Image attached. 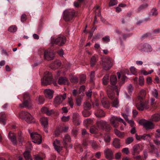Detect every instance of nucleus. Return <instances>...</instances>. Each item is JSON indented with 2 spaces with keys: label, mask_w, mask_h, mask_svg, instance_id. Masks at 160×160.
I'll return each mask as SVG.
<instances>
[{
  "label": "nucleus",
  "mask_w": 160,
  "mask_h": 160,
  "mask_svg": "<svg viewBox=\"0 0 160 160\" xmlns=\"http://www.w3.org/2000/svg\"><path fill=\"white\" fill-rule=\"evenodd\" d=\"M110 82L112 85V86H109L107 89V94L108 97L111 99H113L114 98V91H116L118 95V89L117 86H115L117 82V77L116 75H112L110 78Z\"/></svg>",
  "instance_id": "f257e3e1"
},
{
  "label": "nucleus",
  "mask_w": 160,
  "mask_h": 160,
  "mask_svg": "<svg viewBox=\"0 0 160 160\" xmlns=\"http://www.w3.org/2000/svg\"><path fill=\"white\" fill-rule=\"evenodd\" d=\"M52 81V75L51 73L46 71L45 72L43 78L41 79L42 85L46 86L51 83Z\"/></svg>",
  "instance_id": "f03ea898"
},
{
  "label": "nucleus",
  "mask_w": 160,
  "mask_h": 160,
  "mask_svg": "<svg viewBox=\"0 0 160 160\" xmlns=\"http://www.w3.org/2000/svg\"><path fill=\"white\" fill-rule=\"evenodd\" d=\"M102 65L104 69L109 70L112 65L111 59L109 57H103L102 58Z\"/></svg>",
  "instance_id": "7ed1b4c3"
},
{
  "label": "nucleus",
  "mask_w": 160,
  "mask_h": 160,
  "mask_svg": "<svg viewBox=\"0 0 160 160\" xmlns=\"http://www.w3.org/2000/svg\"><path fill=\"white\" fill-rule=\"evenodd\" d=\"M19 117L24 119L28 123H31L34 121V119L30 114L27 112L22 111L20 112Z\"/></svg>",
  "instance_id": "20e7f679"
},
{
  "label": "nucleus",
  "mask_w": 160,
  "mask_h": 160,
  "mask_svg": "<svg viewBox=\"0 0 160 160\" xmlns=\"http://www.w3.org/2000/svg\"><path fill=\"white\" fill-rule=\"evenodd\" d=\"M75 16L74 10L69 9L65 10L64 12L63 18L66 21L71 20Z\"/></svg>",
  "instance_id": "39448f33"
},
{
  "label": "nucleus",
  "mask_w": 160,
  "mask_h": 160,
  "mask_svg": "<svg viewBox=\"0 0 160 160\" xmlns=\"http://www.w3.org/2000/svg\"><path fill=\"white\" fill-rule=\"evenodd\" d=\"M139 123L142 124L146 129H152L154 128V125L153 123L145 120H141L139 121Z\"/></svg>",
  "instance_id": "423d86ee"
},
{
  "label": "nucleus",
  "mask_w": 160,
  "mask_h": 160,
  "mask_svg": "<svg viewBox=\"0 0 160 160\" xmlns=\"http://www.w3.org/2000/svg\"><path fill=\"white\" fill-rule=\"evenodd\" d=\"M66 38L64 36L61 35L58 37L55 40L54 39L52 40V42L55 43L59 46H62L66 42Z\"/></svg>",
  "instance_id": "0eeeda50"
},
{
  "label": "nucleus",
  "mask_w": 160,
  "mask_h": 160,
  "mask_svg": "<svg viewBox=\"0 0 160 160\" xmlns=\"http://www.w3.org/2000/svg\"><path fill=\"white\" fill-rule=\"evenodd\" d=\"M92 105L93 108L97 109L95 112V114L96 117L99 118L105 116V113L102 109H98L97 108V107L99 106V103L98 101H96L93 103Z\"/></svg>",
  "instance_id": "6e6552de"
},
{
  "label": "nucleus",
  "mask_w": 160,
  "mask_h": 160,
  "mask_svg": "<svg viewBox=\"0 0 160 160\" xmlns=\"http://www.w3.org/2000/svg\"><path fill=\"white\" fill-rule=\"evenodd\" d=\"M67 94L64 93L63 94L57 95L54 99V103L55 105H58L61 103L65 99Z\"/></svg>",
  "instance_id": "1a4fd4ad"
},
{
  "label": "nucleus",
  "mask_w": 160,
  "mask_h": 160,
  "mask_svg": "<svg viewBox=\"0 0 160 160\" xmlns=\"http://www.w3.org/2000/svg\"><path fill=\"white\" fill-rule=\"evenodd\" d=\"M30 136L32 142L35 143L39 144L42 142L41 137L39 134L36 132L30 133Z\"/></svg>",
  "instance_id": "9d476101"
},
{
  "label": "nucleus",
  "mask_w": 160,
  "mask_h": 160,
  "mask_svg": "<svg viewBox=\"0 0 160 160\" xmlns=\"http://www.w3.org/2000/svg\"><path fill=\"white\" fill-rule=\"evenodd\" d=\"M96 124L98 128L102 129L107 128L108 130H109V125L105 121L102 120H98L97 121Z\"/></svg>",
  "instance_id": "9b49d317"
},
{
  "label": "nucleus",
  "mask_w": 160,
  "mask_h": 160,
  "mask_svg": "<svg viewBox=\"0 0 160 160\" xmlns=\"http://www.w3.org/2000/svg\"><path fill=\"white\" fill-rule=\"evenodd\" d=\"M54 57V53L51 50H47L44 52V58L47 60H52Z\"/></svg>",
  "instance_id": "f8f14e48"
},
{
  "label": "nucleus",
  "mask_w": 160,
  "mask_h": 160,
  "mask_svg": "<svg viewBox=\"0 0 160 160\" xmlns=\"http://www.w3.org/2000/svg\"><path fill=\"white\" fill-rule=\"evenodd\" d=\"M122 120L121 118L116 116H113L110 119V121L112 126L114 128H116L118 126V122Z\"/></svg>",
  "instance_id": "ddd939ff"
},
{
  "label": "nucleus",
  "mask_w": 160,
  "mask_h": 160,
  "mask_svg": "<svg viewBox=\"0 0 160 160\" xmlns=\"http://www.w3.org/2000/svg\"><path fill=\"white\" fill-rule=\"evenodd\" d=\"M104 154L105 157L109 160H112L113 158V152L108 148L105 149Z\"/></svg>",
  "instance_id": "4468645a"
},
{
  "label": "nucleus",
  "mask_w": 160,
  "mask_h": 160,
  "mask_svg": "<svg viewBox=\"0 0 160 160\" xmlns=\"http://www.w3.org/2000/svg\"><path fill=\"white\" fill-rule=\"evenodd\" d=\"M72 121L73 123L76 125H79L81 122L80 116L79 114L76 113H74L72 116Z\"/></svg>",
  "instance_id": "2eb2a0df"
},
{
  "label": "nucleus",
  "mask_w": 160,
  "mask_h": 160,
  "mask_svg": "<svg viewBox=\"0 0 160 160\" xmlns=\"http://www.w3.org/2000/svg\"><path fill=\"white\" fill-rule=\"evenodd\" d=\"M142 149L140 145L138 144L134 145L132 147V154L133 155L138 154L142 150Z\"/></svg>",
  "instance_id": "dca6fc26"
},
{
  "label": "nucleus",
  "mask_w": 160,
  "mask_h": 160,
  "mask_svg": "<svg viewBox=\"0 0 160 160\" xmlns=\"http://www.w3.org/2000/svg\"><path fill=\"white\" fill-rule=\"evenodd\" d=\"M53 93L54 91L49 89H47L44 90V93L45 97L49 99H51L53 98Z\"/></svg>",
  "instance_id": "f3484780"
},
{
  "label": "nucleus",
  "mask_w": 160,
  "mask_h": 160,
  "mask_svg": "<svg viewBox=\"0 0 160 160\" xmlns=\"http://www.w3.org/2000/svg\"><path fill=\"white\" fill-rule=\"evenodd\" d=\"M53 145L55 149L58 152H60L62 150V147L59 141L56 139L53 142Z\"/></svg>",
  "instance_id": "a211bd4d"
},
{
  "label": "nucleus",
  "mask_w": 160,
  "mask_h": 160,
  "mask_svg": "<svg viewBox=\"0 0 160 160\" xmlns=\"http://www.w3.org/2000/svg\"><path fill=\"white\" fill-rule=\"evenodd\" d=\"M61 65V63L58 60H57L53 62H52L50 65V68L52 69L56 70Z\"/></svg>",
  "instance_id": "6ab92c4d"
},
{
  "label": "nucleus",
  "mask_w": 160,
  "mask_h": 160,
  "mask_svg": "<svg viewBox=\"0 0 160 160\" xmlns=\"http://www.w3.org/2000/svg\"><path fill=\"white\" fill-rule=\"evenodd\" d=\"M8 137L13 144L16 145L17 144V141L15 134L10 132L8 134Z\"/></svg>",
  "instance_id": "aec40b11"
},
{
  "label": "nucleus",
  "mask_w": 160,
  "mask_h": 160,
  "mask_svg": "<svg viewBox=\"0 0 160 160\" xmlns=\"http://www.w3.org/2000/svg\"><path fill=\"white\" fill-rule=\"evenodd\" d=\"M140 101V102L137 103L136 104V107L140 111H142L144 109H148V107L147 105H145L144 103Z\"/></svg>",
  "instance_id": "412c9836"
},
{
  "label": "nucleus",
  "mask_w": 160,
  "mask_h": 160,
  "mask_svg": "<svg viewBox=\"0 0 160 160\" xmlns=\"http://www.w3.org/2000/svg\"><path fill=\"white\" fill-rule=\"evenodd\" d=\"M19 106L22 108L28 107L29 108L32 106V103L30 100L23 101V102L19 104Z\"/></svg>",
  "instance_id": "4be33fe9"
},
{
  "label": "nucleus",
  "mask_w": 160,
  "mask_h": 160,
  "mask_svg": "<svg viewBox=\"0 0 160 160\" xmlns=\"http://www.w3.org/2000/svg\"><path fill=\"white\" fill-rule=\"evenodd\" d=\"M40 120L42 125L44 126V128H47L48 124V121L47 118L42 117L40 119Z\"/></svg>",
  "instance_id": "5701e85b"
},
{
  "label": "nucleus",
  "mask_w": 160,
  "mask_h": 160,
  "mask_svg": "<svg viewBox=\"0 0 160 160\" xmlns=\"http://www.w3.org/2000/svg\"><path fill=\"white\" fill-rule=\"evenodd\" d=\"M142 50L146 52H150L152 51V48L148 44H145L143 45V48Z\"/></svg>",
  "instance_id": "b1692460"
},
{
  "label": "nucleus",
  "mask_w": 160,
  "mask_h": 160,
  "mask_svg": "<svg viewBox=\"0 0 160 160\" xmlns=\"http://www.w3.org/2000/svg\"><path fill=\"white\" fill-rule=\"evenodd\" d=\"M58 82L59 84H68V81L66 78L61 77L59 78Z\"/></svg>",
  "instance_id": "393cba45"
},
{
  "label": "nucleus",
  "mask_w": 160,
  "mask_h": 160,
  "mask_svg": "<svg viewBox=\"0 0 160 160\" xmlns=\"http://www.w3.org/2000/svg\"><path fill=\"white\" fill-rule=\"evenodd\" d=\"M101 102L102 105L105 108H108L109 107V103L107 101V98H103L101 101Z\"/></svg>",
  "instance_id": "a878e982"
},
{
  "label": "nucleus",
  "mask_w": 160,
  "mask_h": 160,
  "mask_svg": "<svg viewBox=\"0 0 160 160\" xmlns=\"http://www.w3.org/2000/svg\"><path fill=\"white\" fill-rule=\"evenodd\" d=\"M151 120L153 122H157L160 120V115L156 113L152 115Z\"/></svg>",
  "instance_id": "bb28decb"
},
{
  "label": "nucleus",
  "mask_w": 160,
  "mask_h": 160,
  "mask_svg": "<svg viewBox=\"0 0 160 160\" xmlns=\"http://www.w3.org/2000/svg\"><path fill=\"white\" fill-rule=\"evenodd\" d=\"M23 155L26 160H32V158L30 155L29 151L26 150L23 153Z\"/></svg>",
  "instance_id": "cd10ccee"
},
{
  "label": "nucleus",
  "mask_w": 160,
  "mask_h": 160,
  "mask_svg": "<svg viewBox=\"0 0 160 160\" xmlns=\"http://www.w3.org/2000/svg\"><path fill=\"white\" fill-rule=\"evenodd\" d=\"M146 93V92L145 90L144 89H142L140 92L139 95L138 97L139 100H141L143 99L145 97Z\"/></svg>",
  "instance_id": "c85d7f7f"
},
{
  "label": "nucleus",
  "mask_w": 160,
  "mask_h": 160,
  "mask_svg": "<svg viewBox=\"0 0 160 160\" xmlns=\"http://www.w3.org/2000/svg\"><path fill=\"white\" fill-rule=\"evenodd\" d=\"M1 117L0 118V122L2 123L4 125L5 124V118L6 115L4 112L0 113Z\"/></svg>",
  "instance_id": "c756f323"
},
{
  "label": "nucleus",
  "mask_w": 160,
  "mask_h": 160,
  "mask_svg": "<svg viewBox=\"0 0 160 160\" xmlns=\"http://www.w3.org/2000/svg\"><path fill=\"white\" fill-rule=\"evenodd\" d=\"M113 145L116 148H119L120 147L119 144V140L117 138H115L113 141Z\"/></svg>",
  "instance_id": "7c9ffc66"
},
{
  "label": "nucleus",
  "mask_w": 160,
  "mask_h": 160,
  "mask_svg": "<svg viewBox=\"0 0 160 160\" xmlns=\"http://www.w3.org/2000/svg\"><path fill=\"white\" fill-rule=\"evenodd\" d=\"M70 140V138L68 134L65 135L64 138L63 140L62 143L64 145L66 144L67 142Z\"/></svg>",
  "instance_id": "2f4dec72"
},
{
  "label": "nucleus",
  "mask_w": 160,
  "mask_h": 160,
  "mask_svg": "<svg viewBox=\"0 0 160 160\" xmlns=\"http://www.w3.org/2000/svg\"><path fill=\"white\" fill-rule=\"evenodd\" d=\"M109 75L108 74L106 75L102 79L103 83L104 85H107L108 82Z\"/></svg>",
  "instance_id": "473e14b6"
},
{
  "label": "nucleus",
  "mask_w": 160,
  "mask_h": 160,
  "mask_svg": "<svg viewBox=\"0 0 160 160\" xmlns=\"http://www.w3.org/2000/svg\"><path fill=\"white\" fill-rule=\"evenodd\" d=\"M117 74L118 78H120L121 77H122V81L125 80L127 79L126 77L124 75L123 73L122 72H121L120 73L118 72Z\"/></svg>",
  "instance_id": "72a5a7b5"
},
{
  "label": "nucleus",
  "mask_w": 160,
  "mask_h": 160,
  "mask_svg": "<svg viewBox=\"0 0 160 160\" xmlns=\"http://www.w3.org/2000/svg\"><path fill=\"white\" fill-rule=\"evenodd\" d=\"M83 108L84 109L88 110L91 108V105L89 102H85L83 104Z\"/></svg>",
  "instance_id": "f704fd0d"
},
{
  "label": "nucleus",
  "mask_w": 160,
  "mask_h": 160,
  "mask_svg": "<svg viewBox=\"0 0 160 160\" xmlns=\"http://www.w3.org/2000/svg\"><path fill=\"white\" fill-rule=\"evenodd\" d=\"M91 112L88 111V110L84 109L82 112V114L83 116L85 117H88L90 115Z\"/></svg>",
  "instance_id": "c9c22d12"
},
{
  "label": "nucleus",
  "mask_w": 160,
  "mask_h": 160,
  "mask_svg": "<svg viewBox=\"0 0 160 160\" xmlns=\"http://www.w3.org/2000/svg\"><path fill=\"white\" fill-rule=\"evenodd\" d=\"M115 133L116 135L120 138L123 137L124 136L123 132H121L116 129L115 130Z\"/></svg>",
  "instance_id": "e433bc0d"
},
{
  "label": "nucleus",
  "mask_w": 160,
  "mask_h": 160,
  "mask_svg": "<svg viewBox=\"0 0 160 160\" xmlns=\"http://www.w3.org/2000/svg\"><path fill=\"white\" fill-rule=\"evenodd\" d=\"M104 141L106 143L109 142L111 140V138L110 136L108 134H105L104 135Z\"/></svg>",
  "instance_id": "4c0bfd02"
},
{
  "label": "nucleus",
  "mask_w": 160,
  "mask_h": 160,
  "mask_svg": "<svg viewBox=\"0 0 160 160\" xmlns=\"http://www.w3.org/2000/svg\"><path fill=\"white\" fill-rule=\"evenodd\" d=\"M17 28L16 26L13 25L10 27L8 29L9 31L11 32H15L17 30Z\"/></svg>",
  "instance_id": "58836bf2"
},
{
  "label": "nucleus",
  "mask_w": 160,
  "mask_h": 160,
  "mask_svg": "<svg viewBox=\"0 0 160 160\" xmlns=\"http://www.w3.org/2000/svg\"><path fill=\"white\" fill-rule=\"evenodd\" d=\"M37 100L38 103L39 104H42L44 103V99L43 97L41 96L39 97L37 99Z\"/></svg>",
  "instance_id": "ea45409f"
},
{
  "label": "nucleus",
  "mask_w": 160,
  "mask_h": 160,
  "mask_svg": "<svg viewBox=\"0 0 160 160\" xmlns=\"http://www.w3.org/2000/svg\"><path fill=\"white\" fill-rule=\"evenodd\" d=\"M89 143L91 145L92 147L94 149H96L98 147V145L96 144V142L93 140H91L89 141Z\"/></svg>",
  "instance_id": "a19ab883"
},
{
  "label": "nucleus",
  "mask_w": 160,
  "mask_h": 160,
  "mask_svg": "<svg viewBox=\"0 0 160 160\" xmlns=\"http://www.w3.org/2000/svg\"><path fill=\"white\" fill-rule=\"evenodd\" d=\"M92 122V120L90 118H88L84 120L83 123L85 125L87 126L88 125L90 124Z\"/></svg>",
  "instance_id": "79ce46f5"
},
{
  "label": "nucleus",
  "mask_w": 160,
  "mask_h": 160,
  "mask_svg": "<svg viewBox=\"0 0 160 160\" xmlns=\"http://www.w3.org/2000/svg\"><path fill=\"white\" fill-rule=\"evenodd\" d=\"M151 137L149 134H144L142 135V139L144 140L149 141L151 139Z\"/></svg>",
  "instance_id": "37998d69"
},
{
  "label": "nucleus",
  "mask_w": 160,
  "mask_h": 160,
  "mask_svg": "<svg viewBox=\"0 0 160 160\" xmlns=\"http://www.w3.org/2000/svg\"><path fill=\"white\" fill-rule=\"evenodd\" d=\"M133 141V139L132 137L128 138L126 140V143L127 144H129L131 143Z\"/></svg>",
  "instance_id": "c03bdc74"
},
{
  "label": "nucleus",
  "mask_w": 160,
  "mask_h": 160,
  "mask_svg": "<svg viewBox=\"0 0 160 160\" xmlns=\"http://www.w3.org/2000/svg\"><path fill=\"white\" fill-rule=\"evenodd\" d=\"M96 62V58L94 56H93L91 58V66L92 67L94 66Z\"/></svg>",
  "instance_id": "a18cd8bd"
},
{
  "label": "nucleus",
  "mask_w": 160,
  "mask_h": 160,
  "mask_svg": "<svg viewBox=\"0 0 160 160\" xmlns=\"http://www.w3.org/2000/svg\"><path fill=\"white\" fill-rule=\"evenodd\" d=\"M139 84L140 86H142L144 84V78L143 76H140L139 80Z\"/></svg>",
  "instance_id": "49530a36"
},
{
  "label": "nucleus",
  "mask_w": 160,
  "mask_h": 160,
  "mask_svg": "<svg viewBox=\"0 0 160 160\" xmlns=\"http://www.w3.org/2000/svg\"><path fill=\"white\" fill-rule=\"evenodd\" d=\"M152 94L155 98H158V91L156 89H154L152 90Z\"/></svg>",
  "instance_id": "de8ad7c7"
},
{
  "label": "nucleus",
  "mask_w": 160,
  "mask_h": 160,
  "mask_svg": "<svg viewBox=\"0 0 160 160\" xmlns=\"http://www.w3.org/2000/svg\"><path fill=\"white\" fill-rule=\"evenodd\" d=\"M68 103L71 108H72L73 106L74 103L71 97L68 98Z\"/></svg>",
  "instance_id": "09e8293b"
},
{
  "label": "nucleus",
  "mask_w": 160,
  "mask_h": 160,
  "mask_svg": "<svg viewBox=\"0 0 160 160\" xmlns=\"http://www.w3.org/2000/svg\"><path fill=\"white\" fill-rule=\"evenodd\" d=\"M70 117L69 116L67 117L63 116L61 118L62 121L64 122H68L70 119Z\"/></svg>",
  "instance_id": "8fccbe9b"
},
{
  "label": "nucleus",
  "mask_w": 160,
  "mask_h": 160,
  "mask_svg": "<svg viewBox=\"0 0 160 160\" xmlns=\"http://www.w3.org/2000/svg\"><path fill=\"white\" fill-rule=\"evenodd\" d=\"M118 2L117 0H111L109 4V6H112L117 4Z\"/></svg>",
  "instance_id": "3c124183"
},
{
  "label": "nucleus",
  "mask_w": 160,
  "mask_h": 160,
  "mask_svg": "<svg viewBox=\"0 0 160 160\" xmlns=\"http://www.w3.org/2000/svg\"><path fill=\"white\" fill-rule=\"evenodd\" d=\"M86 79V77L84 75H82L80 76V82L81 83H84Z\"/></svg>",
  "instance_id": "603ef678"
},
{
  "label": "nucleus",
  "mask_w": 160,
  "mask_h": 160,
  "mask_svg": "<svg viewBox=\"0 0 160 160\" xmlns=\"http://www.w3.org/2000/svg\"><path fill=\"white\" fill-rule=\"evenodd\" d=\"M112 106L115 108H117L118 106V102L117 99H115L112 102Z\"/></svg>",
  "instance_id": "864d4df0"
},
{
  "label": "nucleus",
  "mask_w": 160,
  "mask_h": 160,
  "mask_svg": "<svg viewBox=\"0 0 160 160\" xmlns=\"http://www.w3.org/2000/svg\"><path fill=\"white\" fill-rule=\"evenodd\" d=\"M148 5L147 4L142 5L140 6L138 8L137 10L138 12H140L141 10L144 9L147 7Z\"/></svg>",
  "instance_id": "5fc2aeb1"
},
{
  "label": "nucleus",
  "mask_w": 160,
  "mask_h": 160,
  "mask_svg": "<svg viewBox=\"0 0 160 160\" xmlns=\"http://www.w3.org/2000/svg\"><path fill=\"white\" fill-rule=\"evenodd\" d=\"M122 151L123 153H125L127 155L130 152L128 148H123L122 149Z\"/></svg>",
  "instance_id": "6e6d98bb"
},
{
  "label": "nucleus",
  "mask_w": 160,
  "mask_h": 160,
  "mask_svg": "<svg viewBox=\"0 0 160 160\" xmlns=\"http://www.w3.org/2000/svg\"><path fill=\"white\" fill-rule=\"evenodd\" d=\"M102 40L106 42H108L110 41L109 37L108 36H106L102 38Z\"/></svg>",
  "instance_id": "4d7b16f0"
},
{
  "label": "nucleus",
  "mask_w": 160,
  "mask_h": 160,
  "mask_svg": "<svg viewBox=\"0 0 160 160\" xmlns=\"http://www.w3.org/2000/svg\"><path fill=\"white\" fill-rule=\"evenodd\" d=\"M23 101L27 100H30L29 96V94L28 93H25L23 95Z\"/></svg>",
  "instance_id": "13d9d810"
},
{
  "label": "nucleus",
  "mask_w": 160,
  "mask_h": 160,
  "mask_svg": "<svg viewBox=\"0 0 160 160\" xmlns=\"http://www.w3.org/2000/svg\"><path fill=\"white\" fill-rule=\"evenodd\" d=\"M90 77V81L91 82H92L95 77V72L94 71H92L91 72Z\"/></svg>",
  "instance_id": "bf43d9fd"
},
{
  "label": "nucleus",
  "mask_w": 160,
  "mask_h": 160,
  "mask_svg": "<svg viewBox=\"0 0 160 160\" xmlns=\"http://www.w3.org/2000/svg\"><path fill=\"white\" fill-rule=\"evenodd\" d=\"M97 129V128L94 126L92 127L90 130V132L92 133H94L96 132V130Z\"/></svg>",
  "instance_id": "052dcab7"
},
{
  "label": "nucleus",
  "mask_w": 160,
  "mask_h": 160,
  "mask_svg": "<svg viewBox=\"0 0 160 160\" xmlns=\"http://www.w3.org/2000/svg\"><path fill=\"white\" fill-rule=\"evenodd\" d=\"M85 156L86 158H90L92 157L93 155L90 152H86Z\"/></svg>",
  "instance_id": "680f3d73"
},
{
  "label": "nucleus",
  "mask_w": 160,
  "mask_h": 160,
  "mask_svg": "<svg viewBox=\"0 0 160 160\" xmlns=\"http://www.w3.org/2000/svg\"><path fill=\"white\" fill-rule=\"evenodd\" d=\"M18 138L19 142H20L21 144H22V142L24 140V138L21 135V134H19L18 135Z\"/></svg>",
  "instance_id": "e2e57ef3"
},
{
  "label": "nucleus",
  "mask_w": 160,
  "mask_h": 160,
  "mask_svg": "<svg viewBox=\"0 0 160 160\" xmlns=\"http://www.w3.org/2000/svg\"><path fill=\"white\" fill-rule=\"evenodd\" d=\"M130 71L133 74H135L137 72L136 68L133 67H132L130 68Z\"/></svg>",
  "instance_id": "0e129e2a"
},
{
  "label": "nucleus",
  "mask_w": 160,
  "mask_h": 160,
  "mask_svg": "<svg viewBox=\"0 0 160 160\" xmlns=\"http://www.w3.org/2000/svg\"><path fill=\"white\" fill-rule=\"evenodd\" d=\"M70 80L72 82L75 83L78 82V79L76 77H73L71 78Z\"/></svg>",
  "instance_id": "69168bd1"
},
{
  "label": "nucleus",
  "mask_w": 160,
  "mask_h": 160,
  "mask_svg": "<svg viewBox=\"0 0 160 160\" xmlns=\"http://www.w3.org/2000/svg\"><path fill=\"white\" fill-rule=\"evenodd\" d=\"M151 13H152V15L153 16L157 15L158 14V13L157 11V10L155 8L153 9L152 10Z\"/></svg>",
  "instance_id": "338daca9"
},
{
  "label": "nucleus",
  "mask_w": 160,
  "mask_h": 160,
  "mask_svg": "<svg viewBox=\"0 0 160 160\" xmlns=\"http://www.w3.org/2000/svg\"><path fill=\"white\" fill-rule=\"evenodd\" d=\"M27 16L25 14L22 15L21 17V21L22 22H24L26 20Z\"/></svg>",
  "instance_id": "774afa93"
}]
</instances>
